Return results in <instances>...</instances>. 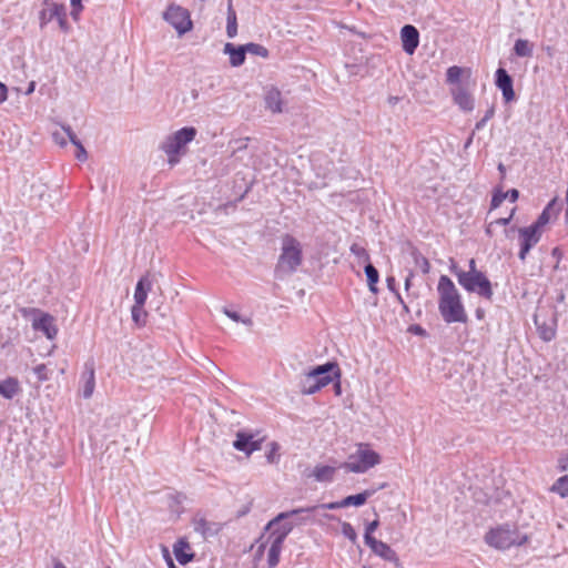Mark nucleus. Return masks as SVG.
I'll return each instance as SVG.
<instances>
[{
  "label": "nucleus",
  "mask_w": 568,
  "mask_h": 568,
  "mask_svg": "<svg viewBox=\"0 0 568 568\" xmlns=\"http://www.w3.org/2000/svg\"><path fill=\"white\" fill-rule=\"evenodd\" d=\"M439 295L438 310L443 320L447 323H466L468 317L462 297L455 284L447 275H442L438 281Z\"/></svg>",
  "instance_id": "1"
},
{
  "label": "nucleus",
  "mask_w": 568,
  "mask_h": 568,
  "mask_svg": "<svg viewBox=\"0 0 568 568\" xmlns=\"http://www.w3.org/2000/svg\"><path fill=\"white\" fill-rule=\"evenodd\" d=\"M281 254L276 264V273L292 274L302 264L303 252L301 243L291 234L282 236Z\"/></svg>",
  "instance_id": "2"
},
{
  "label": "nucleus",
  "mask_w": 568,
  "mask_h": 568,
  "mask_svg": "<svg viewBox=\"0 0 568 568\" xmlns=\"http://www.w3.org/2000/svg\"><path fill=\"white\" fill-rule=\"evenodd\" d=\"M450 271L457 276L459 285L469 293H476L480 297L491 301L494 291L490 281L484 273H465L455 264Z\"/></svg>",
  "instance_id": "3"
},
{
  "label": "nucleus",
  "mask_w": 568,
  "mask_h": 568,
  "mask_svg": "<svg viewBox=\"0 0 568 568\" xmlns=\"http://www.w3.org/2000/svg\"><path fill=\"white\" fill-rule=\"evenodd\" d=\"M381 455L373 450L368 444H359L357 450L352 454L348 460L343 463L341 467L351 473L363 474L381 464Z\"/></svg>",
  "instance_id": "4"
},
{
  "label": "nucleus",
  "mask_w": 568,
  "mask_h": 568,
  "mask_svg": "<svg viewBox=\"0 0 568 568\" xmlns=\"http://www.w3.org/2000/svg\"><path fill=\"white\" fill-rule=\"evenodd\" d=\"M196 133L195 128L184 126L165 139L161 149L169 156L170 165H175L180 161L179 154L181 150L194 140Z\"/></svg>",
  "instance_id": "5"
},
{
  "label": "nucleus",
  "mask_w": 568,
  "mask_h": 568,
  "mask_svg": "<svg viewBox=\"0 0 568 568\" xmlns=\"http://www.w3.org/2000/svg\"><path fill=\"white\" fill-rule=\"evenodd\" d=\"M526 540V536H520L516 529H511L509 526L490 529L485 535V541L497 549H508L514 545H521Z\"/></svg>",
  "instance_id": "6"
},
{
  "label": "nucleus",
  "mask_w": 568,
  "mask_h": 568,
  "mask_svg": "<svg viewBox=\"0 0 568 568\" xmlns=\"http://www.w3.org/2000/svg\"><path fill=\"white\" fill-rule=\"evenodd\" d=\"M293 523H284L280 528L274 529L267 537L266 544H270L267 552L268 568H274L280 561V555L287 535L293 530Z\"/></svg>",
  "instance_id": "7"
},
{
  "label": "nucleus",
  "mask_w": 568,
  "mask_h": 568,
  "mask_svg": "<svg viewBox=\"0 0 568 568\" xmlns=\"http://www.w3.org/2000/svg\"><path fill=\"white\" fill-rule=\"evenodd\" d=\"M163 19L170 23L179 34H184L192 29L190 12L178 4H170L163 12Z\"/></svg>",
  "instance_id": "8"
},
{
  "label": "nucleus",
  "mask_w": 568,
  "mask_h": 568,
  "mask_svg": "<svg viewBox=\"0 0 568 568\" xmlns=\"http://www.w3.org/2000/svg\"><path fill=\"white\" fill-rule=\"evenodd\" d=\"M343 507H344V505L342 504V500H341V501H332V503L320 504V505H314V506H310V507H302V508H296V509H292L288 511L280 513L275 518H273L267 524L266 528L268 529V528L273 527L274 525L278 524L280 521L290 518L293 515L315 514V513H318L321 509H323V510L331 509L332 510V509H338V508H343Z\"/></svg>",
  "instance_id": "9"
},
{
  "label": "nucleus",
  "mask_w": 568,
  "mask_h": 568,
  "mask_svg": "<svg viewBox=\"0 0 568 568\" xmlns=\"http://www.w3.org/2000/svg\"><path fill=\"white\" fill-rule=\"evenodd\" d=\"M541 235L542 234L531 225L518 229V237L520 244L518 257L520 261L525 262L530 250L540 241Z\"/></svg>",
  "instance_id": "10"
},
{
  "label": "nucleus",
  "mask_w": 568,
  "mask_h": 568,
  "mask_svg": "<svg viewBox=\"0 0 568 568\" xmlns=\"http://www.w3.org/2000/svg\"><path fill=\"white\" fill-rule=\"evenodd\" d=\"M48 9H43L40 12V24L43 27L45 23L50 22L52 19H57L59 27L62 31L67 32L69 30V24L67 21V10L63 4L58 3H49Z\"/></svg>",
  "instance_id": "11"
},
{
  "label": "nucleus",
  "mask_w": 568,
  "mask_h": 568,
  "mask_svg": "<svg viewBox=\"0 0 568 568\" xmlns=\"http://www.w3.org/2000/svg\"><path fill=\"white\" fill-rule=\"evenodd\" d=\"M264 438L255 439V436L247 432H239L236 439L233 443L235 449L244 452L246 455L252 454L255 450L262 448V442Z\"/></svg>",
  "instance_id": "12"
},
{
  "label": "nucleus",
  "mask_w": 568,
  "mask_h": 568,
  "mask_svg": "<svg viewBox=\"0 0 568 568\" xmlns=\"http://www.w3.org/2000/svg\"><path fill=\"white\" fill-rule=\"evenodd\" d=\"M454 102L465 112H471L475 108V99L465 85H456L450 89Z\"/></svg>",
  "instance_id": "13"
},
{
  "label": "nucleus",
  "mask_w": 568,
  "mask_h": 568,
  "mask_svg": "<svg viewBox=\"0 0 568 568\" xmlns=\"http://www.w3.org/2000/svg\"><path fill=\"white\" fill-rule=\"evenodd\" d=\"M312 376H315L314 378L325 387L333 382L334 377H339V368L335 363H326L312 369Z\"/></svg>",
  "instance_id": "14"
},
{
  "label": "nucleus",
  "mask_w": 568,
  "mask_h": 568,
  "mask_svg": "<svg viewBox=\"0 0 568 568\" xmlns=\"http://www.w3.org/2000/svg\"><path fill=\"white\" fill-rule=\"evenodd\" d=\"M366 545L372 549L374 554L382 557L383 559L397 562L398 557L395 550H393L386 542L377 540L374 537H366Z\"/></svg>",
  "instance_id": "15"
},
{
  "label": "nucleus",
  "mask_w": 568,
  "mask_h": 568,
  "mask_svg": "<svg viewBox=\"0 0 568 568\" xmlns=\"http://www.w3.org/2000/svg\"><path fill=\"white\" fill-rule=\"evenodd\" d=\"M400 38L403 50L408 54H413L419 43L418 30L414 26L406 24L400 30Z\"/></svg>",
  "instance_id": "16"
},
{
  "label": "nucleus",
  "mask_w": 568,
  "mask_h": 568,
  "mask_svg": "<svg viewBox=\"0 0 568 568\" xmlns=\"http://www.w3.org/2000/svg\"><path fill=\"white\" fill-rule=\"evenodd\" d=\"M559 211L560 207L557 205V197H555L546 205V207L542 210L537 220L531 224V226L542 234L545 226L550 222L552 217H557Z\"/></svg>",
  "instance_id": "17"
},
{
  "label": "nucleus",
  "mask_w": 568,
  "mask_h": 568,
  "mask_svg": "<svg viewBox=\"0 0 568 568\" xmlns=\"http://www.w3.org/2000/svg\"><path fill=\"white\" fill-rule=\"evenodd\" d=\"M32 327L36 331H41L49 339L55 338L58 327L54 324V317L48 313H42L38 320H34Z\"/></svg>",
  "instance_id": "18"
},
{
  "label": "nucleus",
  "mask_w": 568,
  "mask_h": 568,
  "mask_svg": "<svg viewBox=\"0 0 568 568\" xmlns=\"http://www.w3.org/2000/svg\"><path fill=\"white\" fill-rule=\"evenodd\" d=\"M496 85L501 90L503 97L506 102H510L515 99V91L513 88V79L503 68L496 71Z\"/></svg>",
  "instance_id": "19"
},
{
  "label": "nucleus",
  "mask_w": 568,
  "mask_h": 568,
  "mask_svg": "<svg viewBox=\"0 0 568 568\" xmlns=\"http://www.w3.org/2000/svg\"><path fill=\"white\" fill-rule=\"evenodd\" d=\"M265 108L272 113H282L284 111V100L282 92L276 87H271L265 91Z\"/></svg>",
  "instance_id": "20"
},
{
  "label": "nucleus",
  "mask_w": 568,
  "mask_h": 568,
  "mask_svg": "<svg viewBox=\"0 0 568 568\" xmlns=\"http://www.w3.org/2000/svg\"><path fill=\"white\" fill-rule=\"evenodd\" d=\"M193 526L194 530L205 539L217 535L221 530L220 524L209 521L204 517H195L193 519Z\"/></svg>",
  "instance_id": "21"
},
{
  "label": "nucleus",
  "mask_w": 568,
  "mask_h": 568,
  "mask_svg": "<svg viewBox=\"0 0 568 568\" xmlns=\"http://www.w3.org/2000/svg\"><path fill=\"white\" fill-rule=\"evenodd\" d=\"M337 467L329 465H316L306 477H314L318 483H331L336 474Z\"/></svg>",
  "instance_id": "22"
},
{
  "label": "nucleus",
  "mask_w": 568,
  "mask_h": 568,
  "mask_svg": "<svg viewBox=\"0 0 568 568\" xmlns=\"http://www.w3.org/2000/svg\"><path fill=\"white\" fill-rule=\"evenodd\" d=\"M190 550V544L184 538L179 539L173 546L174 556L181 565H186L193 559L194 554Z\"/></svg>",
  "instance_id": "23"
},
{
  "label": "nucleus",
  "mask_w": 568,
  "mask_h": 568,
  "mask_svg": "<svg viewBox=\"0 0 568 568\" xmlns=\"http://www.w3.org/2000/svg\"><path fill=\"white\" fill-rule=\"evenodd\" d=\"M21 393L20 383L17 377H7L0 381V395L6 399H12Z\"/></svg>",
  "instance_id": "24"
},
{
  "label": "nucleus",
  "mask_w": 568,
  "mask_h": 568,
  "mask_svg": "<svg viewBox=\"0 0 568 568\" xmlns=\"http://www.w3.org/2000/svg\"><path fill=\"white\" fill-rule=\"evenodd\" d=\"M82 379L84 382L82 395L84 398H90L95 387L94 366L92 363L85 364L84 372L82 374Z\"/></svg>",
  "instance_id": "25"
},
{
  "label": "nucleus",
  "mask_w": 568,
  "mask_h": 568,
  "mask_svg": "<svg viewBox=\"0 0 568 568\" xmlns=\"http://www.w3.org/2000/svg\"><path fill=\"white\" fill-rule=\"evenodd\" d=\"M386 487V484H382L377 489H366L363 493H359L357 495H351L342 499V504L344 507L348 506H362L366 503V500L372 497L378 489H383Z\"/></svg>",
  "instance_id": "26"
},
{
  "label": "nucleus",
  "mask_w": 568,
  "mask_h": 568,
  "mask_svg": "<svg viewBox=\"0 0 568 568\" xmlns=\"http://www.w3.org/2000/svg\"><path fill=\"white\" fill-rule=\"evenodd\" d=\"M224 53L230 55V64L232 67H240L245 62L246 51L244 45L235 47L233 43L227 42L224 45Z\"/></svg>",
  "instance_id": "27"
},
{
  "label": "nucleus",
  "mask_w": 568,
  "mask_h": 568,
  "mask_svg": "<svg viewBox=\"0 0 568 568\" xmlns=\"http://www.w3.org/2000/svg\"><path fill=\"white\" fill-rule=\"evenodd\" d=\"M151 281L148 276H143L139 280L134 291V304L144 305L148 292L151 290Z\"/></svg>",
  "instance_id": "28"
},
{
  "label": "nucleus",
  "mask_w": 568,
  "mask_h": 568,
  "mask_svg": "<svg viewBox=\"0 0 568 568\" xmlns=\"http://www.w3.org/2000/svg\"><path fill=\"white\" fill-rule=\"evenodd\" d=\"M465 73L469 77L470 70L457 65L449 67L446 71V82L454 87L463 85L460 80Z\"/></svg>",
  "instance_id": "29"
},
{
  "label": "nucleus",
  "mask_w": 568,
  "mask_h": 568,
  "mask_svg": "<svg viewBox=\"0 0 568 568\" xmlns=\"http://www.w3.org/2000/svg\"><path fill=\"white\" fill-rule=\"evenodd\" d=\"M226 33H227L229 38H234L237 33V19H236V12L232 4V0H229V4H227Z\"/></svg>",
  "instance_id": "30"
},
{
  "label": "nucleus",
  "mask_w": 568,
  "mask_h": 568,
  "mask_svg": "<svg viewBox=\"0 0 568 568\" xmlns=\"http://www.w3.org/2000/svg\"><path fill=\"white\" fill-rule=\"evenodd\" d=\"M314 377L315 376H312V371L306 374L301 390L303 394L312 395L323 388V383L317 382Z\"/></svg>",
  "instance_id": "31"
},
{
  "label": "nucleus",
  "mask_w": 568,
  "mask_h": 568,
  "mask_svg": "<svg viewBox=\"0 0 568 568\" xmlns=\"http://www.w3.org/2000/svg\"><path fill=\"white\" fill-rule=\"evenodd\" d=\"M549 491L559 495L561 498L568 497V474L555 480L549 487Z\"/></svg>",
  "instance_id": "32"
},
{
  "label": "nucleus",
  "mask_w": 568,
  "mask_h": 568,
  "mask_svg": "<svg viewBox=\"0 0 568 568\" xmlns=\"http://www.w3.org/2000/svg\"><path fill=\"white\" fill-rule=\"evenodd\" d=\"M365 274L367 277V284H368L369 291L372 293L376 294L378 292L376 284L378 283V280H379V274H378L377 268L373 264L367 263V265L365 266Z\"/></svg>",
  "instance_id": "33"
},
{
  "label": "nucleus",
  "mask_w": 568,
  "mask_h": 568,
  "mask_svg": "<svg viewBox=\"0 0 568 568\" xmlns=\"http://www.w3.org/2000/svg\"><path fill=\"white\" fill-rule=\"evenodd\" d=\"M534 51V45L528 40L518 39L514 45V52L518 57H531Z\"/></svg>",
  "instance_id": "34"
},
{
  "label": "nucleus",
  "mask_w": 568,
  "mask_h": 568,
  "mask_svg": "<svg viewBox=\"0 0 568 568\" xmlns=\"http://www.w3.org/2000/svg\"><path fill=\"white\" fill-rule=\"evenodd\" d=\"M131 314L136 326L142 327L146 324L148 313L144 310V305L134 304L132 306Z\"/></svg>",
  "instance_id": "35"
},
{
  "label": "nucleus",
  "mask_w": 568,
  "mask_h": 568,
  "mask_svg": "<svg viewBox=\"0 0 568 568\" xmlns=\"http://www.w3.org/2000/svg\"><path fill=\"white\" fill-rule=\"evenodd\" d=\"M535 324L537 326V329H538V333H539V336L541 339H544L545 342H549L555 337V335H556L555 328L545 323L539 324L537 316H535Z\"/></svg>",
  "instance_id": "36"
},
{
  "label": "nucleus",
  "mask_w": 568,
  "mask_h": 568,
  "mask_svg": "<svg viewBox=\"0 0 568 568\" xmlns=\"http://www.w3.org/2000/svg\"><path fill=\"white\" fill-rule=\"evenodd\" d=\"M244 48H245L246 53H250L253 55H258L262 58L268 57V50L262 44L250 42V43L244 44Z\"/></svg>",
  "instance_id": "37"
},
{
  "label": "nucleus",
  "mask_w": 568,
  "mask_h": 568,
  "mask_svg": "<svg viewBox=\"0 0 568 568\" xmlns=\"http://www.w3.org/2000/svg\"><path fill=\"white\" fill-rule=\"evenodd\" d=\"M413 255V258H414V262H415V265L417 267L420 268V271L424 273V274H428L429 273V270H430V264L428 262V260L422 254L419 253L418 251H413L412 253Z\"/></svg>",
  "instance_id": "38"
},
{
  "label": "nucleus",
  "mask_w": 568,
  "mask_h": 568,
  "mask_svg": "<svg viewBox=\"0 0 568 568\" xmlns=\"http://www.w3.org/2000/svg\"><path fill=\"white\" fill-rule=\"evenodd\" d=\"M351 252L358 258L368 262L369 261V254L366 251L365 247L361 246L357 243L352 244Z\"/></svg>",
  "instance_id": "39"
},
{
  "label": "nucleus",
  "mask_w": 568,
  "mask_h": 568,
  "mask_svg": "<svg viewBox=\"0 0 568 568\" xmlns=\"http://www.w3.org/2000/svg\"><path fill=\"white\" fill-rule=\"evenodd\" d=\"M280 445L276 442L270 444V450L266 454V459L270 464H274L278 460Z\"/></svg>",
  "instance_id": "40"
},
{
  "label": "nucleus",
  "mask_w": 568,
  "mask_h": 568,
  "mask_svg": "<svg viewBox=\"0 0 568 568\" xmlns=\"http://www.w3.org/2000/svg\"><path fill=\"white\" fill-rule=\"evenodd\" d=\"M33 373L37 375L39 382H45L49 379V369L45 364H39L33 367Z\"/></svg>",
  "instance_id": "41"
},
{
  "label": "nucleus",
  "mask_w": 568,
  "mask_h": 568,
  "mask_svg": "<svg viewBox=\"0 0 568 568\" xmlns=\"http://www.w3.org/2000/svg\"><path fill=\"white\" fill-rule=\"evenodd\" d=\"M342 532L351 541H355L357 538L356 531L349 523H342Z\"/></svg>",
  "instance_id": "42"
},
{
  "label": "nucleus",
  "mask_w": 568,
  "mask_h": 568,
  "mask_svg": "<svg viewBox=\"0 0 568 568\" xmlns=\"http://www.w3.org/2000/svg\"><path fill=\"white\" fill-rule=\"evenodd\" d=\"M507 199V194L504 193L503 191L498 190L494 193L493 195V199H491V204H490V210H494L496 207H498L503 201Z\"/></svg>",
  "instance_id": "43"
},
{
  "label": "nucleus",
  "mask_w": 568,
  "mask_h": 568,
  "mask_svg": "<svg viewBox=\"0 0 568 568\" xmlns=\"http://www.w3.org/2000/svg\"><path fill=\"white\" fill-rule=\"evenodd\" d=\"M72 11L71 16L74 20H78L80 12L83 9L81 0H71Z\"/></svg>",
  "instance_id": "44"
},
{
  "label": "nucleus",
  "mask_w": 568,
  "mask_h": 568,
  "mask_svg": "<svg viewBox=\"0 0 568 568\" xmlns=\"http://www.w3.org/2000/svg\"><path fill=\"white\" fill-rule=\"evenodd\" d=\"M515 211H516V207H513L510 211V214L507 217H499V219L494 220L493 221L494 225H496V224L504 225V226L508 225L514 217Z\"/></svg>",
  "instance_id": "45"
},
{
  "label": "nucleus",
  "mask_w": 568,
  "mask_h": 568,
  "mask_svg": "<svg viewBox=\"0 0 568 568\" xmlns=\"http://www.w3.org/2000/svg\"><path fill=\"white\" fill-rule=\"evenodd\" d=\"M77 146V153H75V158L79 160V161H85L88 159V153H87V150L84 149V146L82 145V143H78Z\"/></svg>",
  "instance_id": "46"
},
{
  "label": "nucleus",
  "mask_w": 568,
  "mask_h": 568,
  "mask_svg": "<svg viewBox=\"0 0 568 568\" xmlns=\"http://www.w3.org/2000/svg\"><path fill=\"white\" fill-rule=\"evenodd\" d=\"M224 314L230 317L231 320L235 321V322H240L241 321V316L239 313L236 312H232L227 308L224 310ZM243 323L245 324H251V320H242Z\"/></svg>",
  "instance_id": "47"
},
{
  "label": "nucleus",
  "mask_w": 568,
  "mask_h": 568,
  "mask_svg": "<svg viewBox=\"0 0 568 568\" xmlns=\"http://www.w3.org/2000/svg\"><path fill=\"white\" fill-rule=\"evenodd\" d=\"M379 525V521L378 520H374L369 524H367L366 526V529H365V535H364V539L366 540V537H373L372 534L377 529Z\"/></svg>",
  "instance_id": "48"
},
{
  "label": "nucleus",
  "mask_w": 568,
  "mask_h": 568,
  "mask_svg": "<svg viewBox=\"0 0 568 568\" xmlns=\"http://www.w3.org/2000/svg\"><path fill=\"white\" fill-rule=\"evenodd\" d=\"M63 130L73 145H78L81 142L70 126L63 128Z\"/></svg>",
  "instance_id": "49"
},
{
  "label": "nucleus",
  "mask_w": 568,
  "mask_h": 568,
  "mask_svg": "<svg viewBox=\"0 0 568 568\" xmlns=\"http://www.w3.org/2000/svg\"><path fill=\"white\" fill-rule=\"evenodd\" d=\"M337 519L334 515L323 513L318 518L313 517V523H317L320 525L324 524V520H335Z\"/></svg>",
  "instance_id": "50"
},
{
  "label": "nucleus",
  "mask_w": 568,
  "mask_h": 568,
  "mask_svg": "<svg viewBox=\"0 0 568 568\" xmlns=\"http://www.w3.org/2000/svg\"><path fill=\"white\" fill-rule=\"evenodd\" d=\"M551 255L557 261L556 265L554 266V268L557 270V268H559V263H560V260L562 258V252L559 247H555L551 251Z\"/></svg>",
  "instance_id": "51"
},
{
  "label": "nucleus",
  "mask_w": 568,
  "mask_h": 568,
  "mask_svg": "<svg viewBox=\"0 0 568 568\" xmlns=\"http://www.w3.org/2000/svg\"><path fill=\"white\" fill-rule=\"evenodd\" d=\"M302 514H298V515H293L292 517L296 516V521L294 525H303V524H306L308 521H313V517H311L310 515L307 516H301Z\"/></svg>",
  "instance_id": "52"
},
{
  "label": "nucleus",
  "mask_w": 568,
  "mask_h": 568,
  "mask_svg": "<svg viewBox=\"0 0 568 568\" xmlns=\"http://www.w3.org/2000/svg\"><path fill=\"white\" fill-rule=\"evenodd\" d=\"M8 99V89L7 85L0 82V103H3Z\"/></svg>",
  "instance_id": "53"
},
{
  "label": "nucleus",
  "mask_w": 568,
  "mask_h": 568,
  "mask_svg": "<svg viewBox=\"0 0 568 568\" xmlns=\"http://www.w3.org/2000/svg\"><path fill=\"white\" fill-rule=\"evenodd\" d=\"M568 468V457L558 459V469L565 471Z\"/></svg>",
  "instance_id": "54"
},
{
  "label": "nucleus",
  "mask_w": 568,
  "mask_h": 568,
  "mask_svg": "<svg viewBox=\"0 0 568 568\" xmlns=\"http://www.w3.org/2000/svg\"><path fill=\"white\" fill-rule=\"evenodd\" d=\"M506 194H507V197H509V200L513 203L516 202L519 196V192L516 189L509 190L508 192H506Z\"/></svg>",
  "instance_id": "55"
},
{
  "label": "nucleus",
  "mask_w": 568,
  "mask_h": 568,
  "mask_svg": "<svg viewBox=\"0 0 568 568\" xmlns=\"http://www.w3.org/2000/svg\"><path fill=\"white\" fill-rule=\"evenodd\" d=\"M465 273H481L480 271L477 270L476 267V261L475 258H470L469 260V270L468 271H465Z\"/></svg>",
  "instance_id": "56"
},
{
  "label": "nucleus",
  "mask_w": 568,
  "mask_h": 568,
  "mask_svg": "<svg viewBox=\"0 0 568 568\" xmlns=\"http://www.w3.org/2000/svg\"><path fill=\"white\" fill-rule=\"evenodd\" d=\"M414 277V273L410 271L405 280V290L408 291L412 286V280Z\"/></svg>",
  "instance_id": "57"
},
{
  "label": "nucleus",
  "mask_w": 568,
  "mask_h": 568,
  "mask_svg": "<svg viewBox=\"0 0 568 568\" xmlns=\"http://www.w3.org/2000/svg\"><path fill=\"white\" fill-rule=\"evenodd\" d=\"M495 114V106L491 105L485 113L483 119H486V121H489Z\"/></svg>",
  "instance_id": "58"
},
{
  "label": "nucleus",
  "mask_w": 568,
  "mask_h": 568,
  "mask_svg": "<svg viewBox=\"0 0 568 568\" xmlns=\"http://www.w3.org/2000/svg\"><path fill=\"white\" fill-rule=\"evenodd\" d=\"M494 222H489L485 227V233L491 237L494 235Z\"/></svg>",
  "instance_id": "59"
},
{
  "label": "nucleus",
  "mask_w": 568,
  "mask_h": 568,
  "mask_svg": "<svg viewBox=\"0 0 568 568\" xmlns=\"http://www.w3.org/2000/svg\"><path fill=\"white\" fill-rule=\"evenodd\" d=\"M386 282H387V287H388L392 292H396V288H395V278H394V277H387Z\"/></svg>",
  "instance_id": "60"
},
{
  "label": "nucleus",
  "mask_w": 568,
  "mask_h": 568,
  "mask_svg": "<svg viewBox=\"0 0 568 568\" xmlns=\"http://www.w3.org/2000/svg\"><path fill=\"white\" fill-rule=\"evenodd\" d=\"M486 123H487L486 119H481V120H479V121L475 124V130H474V132H475V131H479V130H481V129L485 126V124H486Z\"/></svg>",
  "instance_id": "61"
},
{
  "label": "nucleus",
  "mask_w": 568,
  "mask_h": 568,
  "mask_svg": "<svg viewBox=\"0 0 568 568\" xmlns=\"http://www.w3.org/2000/svg\"><path fill=\"white\" fill-rule=\"evenodd\" d=\"M398 101H399V98L398 97H394V95H390L387 99V102L390 105H396L398 103Z\"/></svg>",
  "instance_id": "62"
},
{
  "label": "nucleus",
  "mask_w": 568,
  "mask_h": 568,
  "mask_svg": "<svg viewBox=\"0 0 568 568\" xmlns=\"http://www.w3.org/2000/svg\"><path fill=\"white\" fill-rule=\"evenodd\" d=\"M266 545H267V544H266V541H265V542H263V544H261V545L258 546L257 551H256V555H257V556H262V555H263V552H264V549H265V546H266Z\"/></svg>",
  "instance_id": "63"
},
{
  "label": "nucleus",
  "mask_w": 568,
  "mask_h": 568,
  "mask_svg": "<svg viewBox=\"0 0 568 568\" xmlns=\"http://www.w3.org/2000/svg\"><path fill=\"white\" fill-rule=\"evenodd\" d=\"M54 568H67V567L60 560H55Z\"/></svg>",
  "instance_id": "64"
}]
</instances>
